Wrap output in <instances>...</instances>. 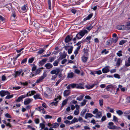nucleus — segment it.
Instances as JSON below:
<instances>
[{
	"label": "nucleus",
	"mask_w": 130,
	"mask_h": 130,
	"mask_svg": "<svg viewBox=\"0 0 130 130\" xmlns=\"http://www.w3.org/2000/svg\"><path fill=\"white\" fill-rule=\"evenodd\" d=\"M20 84L21 85H22L24 86H27L28 84V83L26 82L25 83L20 82Z\"/></svg>",
	"instance_id": "obj_62"
},
{
	"label": "nucleus",
	"mask_w": 130,
	"mask_h": 130,
	"mask_svg": "<svg viewBox=\"0 0 130 130\" xmlns=\"http://www.w3.org/2000/svg\"><path fill=\"white\" fill-rule=\"evenodd\" d=\"M86 109H83L81 113H80V115L82 117H84V115L85 113L86 112Z\"/></svg>",
	"instance_id": "obj_34"
},
{
	"label": "nucleus",
	"mask_w": 130,
	"mask_h": 130,
	"mask_svg": "<svg viewBox=\"0 0 130 130\" xmlns=\"http://www.w3.org/2000/svg\"><path fill=\"white\" fill-rule=\"evenodd\" d=\"M59 125L58 123H55L53 124H52L51 125V127L56 128L58 127Z\"/></svg>",
	"instance_id": "obj_25"
},
{
	"label": "nucleus",
	"mask_w": 130,
	"mask_h": 130,
	"mask_svg": "<svg viewBox=\"0 0 130 130\" xmlns=\"http://www.w3.org/2000/svg\"><path fill=\"white\" fill-rule=\"evenodd\" d=\"M52 90L50 88L47 87L46 88V91L44 93V95L47 98H50L52 93Z\"/></svg>",
	"instance_id": "obj_1"
},
{
	"label": "nucleus",
	"mask_w": 130,
	"mask_h": 130,
	"mask_svg": "<svg viewBox=\"0 0 130 130\" xmlns=\"http://www.w3.org/2000/svg\"><path fill=\"white\" fill-rule=\"evenodd\" d=\"M114 76L115 77L119 79L120 78V75L117 74H115L114 75Z\"/></svg>",
	"instance_id": "obj_55"
},
{
	"label": "nucleus",
	"mask_w": 130,
	"mask_h": 130,
	"mask_svg": "<svg viewBox=\"0 0 130 130\" xmlns=\"http://www.w3.org/2000/svg\"><path fill=\"white\" fill-rule=\"evenodd\" d=\"M36 92L35 91H29L27 93V94L25 95H26V97H27L28 96H30L31 95H33L36 94Z\"/></svg>",
	"instance_id": "obj_11"
},
{
	"label": "nucleus",
	"mask_w": 130,
	"mask_h": 130,
	"mask_svg": "<svg viewBox=\"0 0 130 130\" xmlns=\"http://www.w3.org/2000/svg\"><path fill=\"white\" fill-rule=\"evenodd\" d=\"M74 76V73L73 72L68 73V74L67 77L69 78H72Z\"/></svg>",
	"instance_id": "obj_26"
},
{
	"label": "nucleus",
	"mask_w": 130,
	"mask_h": 130,
	"mask_svg": "<svg viewBox=\"0 0 130 130\" xmlns=\"http://www.w3.org/2000/svg\"><path fill=\"white\" fill-rule=\"evenodd\" d=\"M125 65L126 67L130 66V57L128 58L127 60L125 61Z\"/></svg>",
	"instance_id": "obj_21"
},
{
	"label": "nucleus",
	"mask_w": 130,
	"mask_h": 130,
	"mask_svg": "<svg viewBox=\"0 0 130 130\" xmlns=\"http://www.w3.org/2000/svg\"><path fill=\"white\" fill-rule=\"evenodd\" d=\"M66 54H63L61 55L58 59L59 60H62L63 58H65L66 57Z\"/></svg>",
	"instance_id": "obj_32"
},
{
	"label": "nucleus",
	"mask_w": 130,
	"mask_h": 130,
	"mask_svg": "<svg viewBox=\"0 0 130 130\" xmlns=\"http://www.w3.org/2000/svg\"><path fill=\"white\" fill-rule=\"evenodd\" d=\"M47 59L46 58L44 59L41 60L39 62V63L41 65L44 64L45 63Z\"/></svg>",
	"instance_id": "obj_27"
},
{
	"label": "nucleus",
	"mask_w": 130,
	"mask_h": 130,
	"mask_svg": "<svg viewBox=\"0 0 130 130\" xmlns=\"http://www.w3.org/2000/svg\"><path fill=\"white\" fill-rule=\"evenodd\" d=\"M82 61L84 62H86L88 58L87 57H85V56H83L82 58Z\"/></svg>",
	"instance_id": "obj_35"
},
{
	"label": "nucleus",
	"mask_w": 130,
	"mask_h": 130,
	"mask_svg": "<svg viewBox=\"0 0 130 130\" xmlns=\"http://www.w3.org/2000/svg\"><path fill=\"white\" fill-rule=\"evenodd\" d=\"M76 88H77L83 89L84 88L83 85L82 84H76Z\"/></svg>",
	"instance_id": "obj_28"
},
{
	"label": "nucleus",
	"mask_w": 130,
	"mask_h": 130,
	"mask_svg": "<svg viewBox=\"0 0 130 130\" xmlns=\"http://www.w3.org/2000/svg\"><path fill=\"white\" fill-rule=\"evenodd\" d=\"M125 114V116H127L130 115V110L125 111L124 112Z\"/></svg>",
	"instance_id": "obj_41"
},
{
	"label": "nucleus",
	"mask_w": 130,
	"mask_h": 130,
	"mask_svg": "<svg viewBox=\"0 0 130 130\" xmlns=\"http://www.w3.org/2000/svg\"><path fill=\"white\" fill-rule=\"evenodd\" d=\"M109 66H106L103 68L102 70L103 73H105L109 72L110 71Z\"/></svg>",
	"instance_id": "obj_6"
},
{
	"label": "nucleus",
	"mask_w": 130,
	"mask_h": 130,
	"mask_svg": "<svg viewBox=\"0 0 130 130\" xmlns=\"http://www.w3.org/2000/svg\"><path fill=\"white\" fill-rule=\"evenodd\" d=\"M26 97V95H23L18 97L17 100V101L19 102L22 99Z\"/></svg>",
	"instance_id": "obj_16"
},
{
	"label": "nucleus",
	"mask_w": 130,
	"mask_h": 130,
	"mask_svg": "<svg viewBox=\"0 0 130 130\" xmlns=\"http://www.w3.org/2000/svg\"><path fill=\"white\" fill-rule=\"evenodd\" d=\"M44 51L43 49H41L39 50L37 52V53L38 54H41Z\"/></svg>",
	"instance_id": "obj_56"
},
{
	"label": "nucleus",
	"mask_w": 130,
	"mask_h": 130,
	"mask_svg": "<svg viewBox=\"0 0 130 130\" xmlns=\"http://www.w3.org/2000/svg\"><path fill=\"white\" fill-rule=\"evenodd\" d=\"M93 116V115L90 113H87L86 114L85 118L87 119L88 117L91 118Z\"/></svg>",
	"instance_id": "obj_29"
},
{
	"label": "nucleus",
	"mask_w": 130,
	"mask_h": 130,
	"mask_svg": "<svg viewBox=\"0 0 130 130\" xmlns=\"http://www.w3.org/2000/svg\"><path fill=\"white\" fill-rule=\"evenodd\" d=\"M43 27H41L40 28V29L41 30V31H44L45 32H49L50 31L49 30H48L46 29H43Z\"/></svg>",
	"instance_id": "obj_44"
},
{
	"label": "nucleus",
	"mask_w": 130,
	"mask_h": 130,
	"mask_svg": "<svg viewBox=\"0 0 130 130\" xmlns=\"http://www.w3.org/2000/svg\"><path fill=\"white\" fill-rule=\"evenodd\" d=\"M34 98L35 100L38 99H41L40 97V94H37L34 95Z\"/></svg>",
	"instance_id": "obj_31"
},
{
	"label": "nucleus",
	"mask_w": 130,
	"mask_h": 130,
	"mask_svg": "<svg viewBox=\"0 0 130 130\" xmlns=\"http://www.w3.org/2000/svg\"><path fill=\"white\" fill-rule=\"evenodd\" d=\"M31 101V99L28 98L26 99L24 101V104L26 105L29 104Z\"/></svg>",
	"instance_id": "obj_17"
},
{
	"label": "nucleus",
	"mask_w": 130,
	"mask_h": 130,
	"mask_svg": "<svg viewBox=\"0 0 130 130\" xmlns=\"http://www.w3.org/2000/svg\"><path fill=\"white\" fill-rule=\"evenodd\" d=\"M113 125L114 123L113 122H109L107 127L109 129H117L120 128L119 127H118L115 125Z\"/></svg>",
	"instance_id": "obj_2"
},
{
	"label": "nucleus",
	"mask_w": 130,
	"mask_h": 130,
	"mask_svg": "<svg viewBox=\"0 0 130 130\" xmlns=\"http://www.w3.org/2000/svg\"><path fill=\"white\" fill-rule=\"evenodd\" d=\"M84 96L83 94L80 95L77 98L76 100L79 101H81L83 99Z\"/></svg>",
	"instance_id": "obj_30"
},
{
	"label": "nucleus",
	"mask_w": 130,
	"mask_h": 130,
	"mask_svg": "<svg viewBox=\"0 0 130 130\" xmlns=\"http://www.w3.org/2000/svg\"><path fill=\"white\" fill-rule=\"evenodd\" d=\"M47 75V74L45 72H44L43 76L39 77V79H37L36 82V83H38L42 81V80Z\"/></svg>",
	"instance_id": "obj_4"
},
{
	"label": "nucleus",
	"mask_w": 130,
	"mask_h": 130,
	"mask_svg": "<svg viewBox=\"0 0 130 130\" xmlns=\"http://www.w3.org/2000/svg\"><path fill=\"white\" fill-rule=\"evenodd\" d=\"M40 126L41 128L40 130H42L45 127V125L43 123H40Z\"/></svg>",
	"instance_id": "obj_42"
},
{
	"label": "nucleus",
	"mask_w": 130,
	"mask_h": 130,
	"mask_svg": "<svg viewBox=\"0 0 130 130\" xmlns=\"http://www.w3.org/2000/svg\"><path fill=\"white\" fill-rule=\"evenodd\" d=\"M101 96L102 98H103L104 99H107L109 98V95H102Z\"/></svg>",
	"instance_id": "obj_53"
},
{
	"label": "nucleus",
	"mask_w": 130,
	"mask_h": 130,
	"mask_svg": "<svg viewBox=\"0 0 130 130\" xmlns=\"http://www.w3.org/2000/svg\"><path fill=\"white\" fill-rule=\"evenodd\" d=\"M102 117V113L100 111H98L96 113L95 117L96 118H100Z\"/></svg>",
	"instance_id": "obj_24"
},
{
	"label": "nucleus",
	"mask_w": 130,
	"mask_h": 130,
	"mask_svg": "<svg viewBox=\"0 0 130 130\" xmlns=\"http://www.w3.org/2000/svg\"><path fill=\"white\" fill-rule=\"evenodd\" d=\"M98 112V110L96 108L94 109V110L93 111L92 113L94 114L97 113Z\"/></svg>",
	"instance_id": "obj_64"
},
{
	"label": "nucleus",
	"mask_w": 130,
	"mask_h": 130,
	"mask_svg": "<svg viewBox=\"0 0 130 130\" xmlns=\"http://www.w3.org/2000/svg\"><path fill=\"white\" fill-rule=\"evenodd\" d=\"M34 60V59L33 58H30L28 60V62L30 63H32Z\"/></svg>",
	"instance_id": "obj_57"
},
{
	"label": "nucleus",
	"mask_w": 130,
	"mask_h": 130,
	"mask_svg": "<svg viewBox=\"0 0 130 130\" xmlns=\"http://www.w3.org/2000/svg\"><path fill=\"white\" fill-rule=\"evenodd\" d=\"M44 118L45 119H51L52 118V116L48 115H45Z\"/></svg>",
	"instance_id": "obj_52"
},
{
	"label": "nucleus",
	"mask_w": 130,
	"mask_h": 130,
	"mask_svg": "<svg viewBox=\"0 0 130 130\" xmlns=\"http://www.w3.org/2000/svg\"><path fill=\"white\" fill-rule=\"evenodd\" d=\"M82 37L80 33L79 32L76 35L75 37L73 39V41H76L77 39H81Z\"/></svg>",
	"instance_id": "obj_10"
},
{
	"label": "nucleus",
	"mask_w": 130,
	"mask_h": 130,
	"mask_svg": "<svg viewBox=\"0 0 130 130\" xmlns=\"http://www.w3.org/2000/svg\"><path fill=\"white\" fill-rule=\"evenodd\" d=\"M59 60L58 59L56 60L53 63V65L54 66H57L58 65L59 62Z\"/></svg>",
	"instance_id": "obj_33"
},
{
	"label": "nucleus",
	"mask_w": 130,
	"mask_h": 130,
	"mask_svg": "<svg viewBox=\"0 0 130 130\" xmlns=\"http://www.w3.org/2000/svg\"><path fill=\"white\" fill-rule=\"evenodd\" d=\"M117 55L118 57H120L122 56H123L122 53V51L121 50H120L118 51V52L117 53Z\"/></svg>",
	"instance_id": "obj_36"
},
{
	"label": "nucleus",
	"mask_w": 130,
	"mask_h": 130,
	"mask_svg": "<svg viewBox=\"0 0 130 130\" xmlns=\"http://www.w3.org/2000/svg\"><path fill=\"white\" fill-rule=\"evenodd\" d=\"M36 109L40 112L42 111V112L43 114L45 113V110H44V108L41 106L36 108Z\"/></svg>",
	"instance_id": "obj_12"
},
{
	"label": "nucleus",
	"mask_w": 130,
	"mask_h": 130,
	"mask_svg": "<svg viewBox=\"0 0 130 130\" xmlns=\"http://www.w3.org/2000/svg\"><path fill=\"white\" fill-rule=\"evenodd\" d=\"M44 66L46 69H49L52 68L53 67V66L50 63H48L45 64Z\"/></svg>",
	"instance_id": "obj_14"
},
{
	"label": "nucleus",
	"mask_w": 130,
	"mask_h": 130,
	"mask_svg": "<svg viewBox=\"0 0 130 130\" xmlns=\"http://www.w3.org/2000/svg\"><path fill=\"white\" fill-rule=\"evenodd\" d=\"M57 77V75H54L52 76V78L51 79L52 80H55V79Z\"/></svg>",
	"instance_id": "obj_63"
},
{
	"label": "nucleus",
	"mask_w": 130,
	"mask_h": 130,
	"mask_svg": "<svg viewBox=\"0 0 130 130\" xmlns=\"http://www.w3.org/2000/svg\"><path fill=\"white\" fill-rule=\"evenodd\" d=\"M99 104L100 106H102L103 103V99L100 100H99Z\"/></svg>",
	"instance_id": "obj_47"
},
{
	"label": "nucleus",
	"mask_w": 130,
	"mask_h": 130,
	"mask_svg": "<svg viewBox=\"0 0 130 130\" xmlns=\"http://www.w3.org/2000/svg\"><path fill=\"white\" fill-rule=\"evenodd\" d=\"M126 42V40H122L119 43V44L120 45H122L125 43Z\"/></svg>",
	"instance_id": "obj_54"
},
{
	"label": "nucleus",
	"mask_w": 130,
	"mask_h": 130,
	"mask_svg": "<svg viewBox=\"0 0 130 130\" xmlns=\"http://www.w3.org/2000/svg\"><path fill=\"white\" fill-rule=\"evenodd\" d=\"M78 120L76 118H74L71 122L70 124H73L76 122H77Z\"/></svg>",
	"instance_id": "obj_37"
},
{
	"label": "nucleus",
	"mask_w": 130,
	"mask_h": 130,
	"mask_svg": "<svg viewBox=\"0 0 130 130\" xmlns=\"http://www.w3.org/2000/svg\"><path fill=\"white\" fill-rule=\"evenodd\" d=\"M43 68V67H42V68H39L38 69L36 70L34 72H33L32 73V76H35L36 75L39 74L41 72V69Z\"/></svg>",
	"instance_id": "obj_7"
},
{
	"label": "nucleus",
	"mask_w": 130,
	"mask_h": 130,
	"mask_svg": "<svg viewBox=\"0 0 130 130\" xmlns=\"http://www.w3.org/2000/svg\"><path fill=\"white\" fill-rule=\"evenodd\" d=\"M87 102V100H84L80 104V106H83L85 105Z\"/></svg>",
	"instance_id": "obj_38"
},
{
	"label": "nucleus",
	"mask_w": 130,
	"mask_h": 130,
	"mask_svg": "<svg viewBox=\"0 0 130 130\" xmlns=\"http://www.w3.org/2000/svg\"><path fill=\"white\" fill-rule=\"evenodd\" d=\"M118 40V38H115V39H112V40H111L112 41V42L115 43L117 42V41Z\"/></svg>",
	"instance_id": "obj_51"
},
{
	"label": "nucleus",
	"mask_w": 130,
	"mask_h": 130,
	"mask_svg": "<svg viewBox=\"0 0 130 130\" xmlns=\"http://www.w3.org/2000/svg\"><path fill=\"white\" fill-rule=\"evenodd\" d=\"M82 36L83 37L85 35L88 33L87 31L85 29L82 30L79 32Z\"/></svg>",
	"instance_id": "obj_13"
},
{
	"label": "nucleus",
	"mask_w": 130,
	"mask_h": 130,
	"mask_svg": "<svg viewBox=\"0 0 130 130\" xmlns=\"http://www.w3.org/2000/svg\"><path fill=\"white\" fill-rule=\"evenodd\" d=\"M61 98V96L60 95L57 96L56 98L54 99V100L55 101V102H53L50 103V104H51L52 105H57L58 103V101H57L58 99L60 100Z\"/></svg>",
	"instance_id": "obj_5"
},
{
	"label": "nucleus",
	"mask_w": 130,
	"mask_h": 130,
	"mask_svg": "<svg viewBox=\"0 0 130 130\" xmlns=\"http://www.w3.org/2000/svg\"><path fill=\"white\" fill-rule=\"evenodd\" d=\"M22 70H20L18 71H16L15 72L14 77H16L17 76H19L20 74L22 72Z\"/></svg>",
	"instance_id": "obj_20"
},
{
	"label": "nucleus",
	"mask_w": 130,
	"mask_h": 130,
	"mask_svg": "<svg viewBox=\"0 0 130 130\" xmlns=\"http://www.w3.org/2000/svg\"><path fill=\"white\" fill-rule=\"evenodd\" d=\"M26 5H24L23 6H22L21 8L22 9L23 11H25L26 10V7H27Z\"/></svg>",
	"instance_id": "obj_59"
},
{
	"label": "nucleus",
	"mask_w": 130,
	"mask_h": 130,
	"mask_svg": "<svg viewBox=\"0 0 130 130\" xmlns=\"http://www.w3.org/2000/svg\"><path fill=\"white\" fill-rule=\"evenodd\" d=\"M127 27L125 26L122 25H120L117 26V28L119 30H123L126 29Z\"/></svg>",
	"instance_id": "obj_9"
},
{
	"label": "nucleus",
	"mask_w": 130,
	"mask_h": 130,
	"mask_svg": "<svg viewBox=\"0 0 130 130\" xmlns=\"http://www.w3.org/2000/svg\"><path fill=\"white\" fill-rule=\"evenodd\" d=\"M79 112V110H75L74 112V113L75 115H78Z\"/></svg>",
	"instance_id": "obj_61"
},
{
	"label": "nucleus",
	"mask_w": 130,
	"mask_h": 130,
	"mask_svg": "<svg viewBox=\"0 0 130 130\" xmlns=\"http://www.w3.org/2000/svg\"><path fill=\"white\" fill-rule=\"evenodd\" d=\"M67 103V100H65L64 101H63L62 103V106H61V107H62L63 106H64L66 105V104Z\"/></svg>",
	"instance_id": "obj_49"
},
{
	"label": "nucleus",
	"mask_w": 130,
	"mask_h": 130,
	"mask_svg": "<svg viewBox=\"0 0 130 130\" xmlns=\"http://www.w3.org/2000/svg\"><path fill=\"white\" fill-rule=\"evenodd\" d=\"M71 47L70 48L68 49V52L69 54H70L71 53L73 49V47L71 46H70Z\"/></svg>",
	"instance_id": "obj_43"
},
{
	"label": "nucleus",
	"mask_w": 130,
	"mask_h": 130,
	"mask_svg": "<svg viewBox=\"0 0 130 130\" xmlns=\"http://www.w3.org/2000/svg\"><path fill=\"white\" fill-rule=\"evenodd\" d=\"M113 120L114 122H118V119L115 116H113Z\"/></svg>",
	"instance_id": "obj_45"
},
{
	"label": "nucleus",
	"mask_w": 130,
	"mask_h": 130,
	"mask_svg": "<svg viewBox=\"0 0 130 130\" xmlns=\"http://www.w3.org/2000/svg\"><path fill=\"white\" fill-rule=\"evenodd\" d=\"M93 27V26H92V24H90L89 26L87 27L86 29L89 30H90Z\"/></svg>",
	"instance_id": "obj_46"
},
{
	"label": "nucleus",
	"mask_w": 130,
	"mask_h": 130,
	"mask_svg": "<svg viewBox=\"0 0 130 130\" xmlns=\"http://www.w3.org/2000/svg\"><path fill=\"white\" fill-rule=\"evenodd\" d=\"M10 94H7V96L6 97L5 99H9L12 98L13 96V95L12 94L10 95Z\"/></svg>",
	"instance_id": "obj_39"
},
{
	"label": "nucleus",
	"mask_w": 130,
	"mask_h": 130,
	"mask_svg": "<svg viewBox=\"0 0 130 130\" xmlns=\"http://www.w3.org/2000/svg\"><path fill=\"white\" fill-rule=\"evenodd\" d=\"M9 94H10V92L7 91L2 90L0 91V95L2 97L4 96Z\"/></svg>",
	"instance_id": "obj_8"
},
{
	"label": "nucleus",
	"mask_w": 130,
	"mask_h": 130,
	"mask_svg": "<svg viewBox=\"0 0 130 130\" xmlns=\"http://www.w3.org/2000/svg\"><path fill=\"white\" fill-rule=\"evenodd\" d=\"M109 52V51H106V49H104L101 52L102 54H103L104 53L105 54H107Z\"/></svg>",
	"instance_id": "obj_50"
},
{
	"label": "nucleus",
	"mask_w": 130,
	"mask_h": 130,
	"mask_svg": "<svg viewBox=\"0 0 130 130\" xmlns=\"http://www.w3.org/2000/svg\"><path fill=\"white\" fill-rule=\"evenodd\" d=\"M72 38L70 37L69 35H68L66 37L65 41L66 43H68L69 42L72 40Z\"/></svg>",
	"instance_id": "obj_15"
},
{
	"label": "nucleus",
	"mask_w": 130,
	"mask_h": 130,
	"mask_svg": "<svg viewBox=\"0 0 130 130\" xmlns=\"http://www.w3.org/2000/svg\"><path fill=\"white\" fill-rule=\"evenodd\" d=\"M48 5L49 9L50 10H51V0H48Z\"/></svg>",
	"instance_id": "obj_48"
},
{
	"label": "nucleus",
	"mask_w": 130,
	"mask_h": 130,
	"mask_svg": "<svg viewBox=\"0 0 130 130\" xmlns=\"http://www.w3.org/2000/svg\"><path fill=\"white\" fill-rule=\"evenodd\" d=\"M116 113L119 116L123 114V111L120 110H117L116 111Z\"/></svg>",
	"instance_id": "obj_40"
},
{
	"label": "nucleus",
	"mask_w": 130,
	"mask_h": 130,
	"mask_svg": "<svg viewBox=\"0 0 130 130\" xmlns=\"http://www.w3.org/2000/svg\"><path fill=\"white\" fill-rule=\"evenodd\" d=\"M49 62H52L54 60V58L53 57H51L49 59Z\"/></svg>",
	"instance_id": "obj_60"
},
{
	"label": "nucleus",
	"mask_w": 130,
	"mask_h": 130,
	"mask_svg": "<svg viewBox=\"0 0 130 130\" xmlns=\"http://www.w3.org/2000/svg\"><path fill=\"white\" fill-rule=\"evenodd\" d=\"M111 43H112L111 40H107L106 44L107 45H109L111 44Z\"/></svg>",
	"instance_id": "obj_58"
},
{
	"label": "nucleus",
	"mask_w": 130,
	"mask_h": 130,
	"mask_svg": "<svg viewBox=\"0 0 130 130\" xmlns=\"http://www.w3.org/2000/svg\"><path fill=\"white\" fill-rule=\"evenodd\" d=\"M60 69L59 68H57L55 69L52 70L50 72V73L52 74H54L57 75L60 72Z\"/></svg>",
	"instance_id": "obj_3"
},
{
	"label": "nucleus",
	"mask_w": 130,
	"mask_h": 130,
	"mask_svg": "<svg viewBox=\"0 0 130 130\" xmlns=\"http://www.w3.org/2000/svg\"><path fill=\"white\" fill-rule=\"evenodd\" d=\"M92 38V37L91 36H87L86 38L85 39L86 42H87V43H90V41H89Z\"/></svg>",
	"instance_id": "obj_18"
},
{
	"label": "nucleus",
	"mask_w": 130,
	"mask_h": 130,
	"mask_svg": "<svg viewBox=\"0 0 130 130\" xmlns=\"http://www.w3.org/2000/svg\"><path fill=\"white\" fill-rule=\"evenodd\" d=\"M70 93V91L69 90H65L63 92L64 95V96H68Z\"/></svg>",
	"instance_id": "obj_23"
},
{
	"label": "nucleus",
	"mask_w": 130,
	"mask_h": 130,
	"mask_svg": "<svg viewBox=\"0 0 130 130\" xmlns=\"http://www.w3.org/2000/svg\"><path fill=\"white\" fill-rule=\"evenodd\" d=\"M93 15V14L92 13H91L87 17L84 19V21H86V20H89L92 18Z\"/></svg>",
	"instance_id": "obj_19"
},
{
	"label": "nucleus",
	"mask_w": 130,
	"mask_h": 130,
	"mask_svg": "<svg viewBox=\"0 0 130 130\" xmlns=\"http://www.w3.org/2000/svg\"><path fill=\"white\" fill-rule=\"evenodd\" d=\"M122 61V59H121V58H119L118 60L116 63L117 66L118 67L119 66Z\"/></svg>",
	"instance_id": "obj_22"
}]
</instances>
